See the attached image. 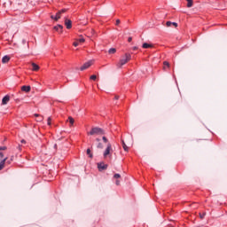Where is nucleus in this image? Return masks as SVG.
<instances>
[{"mask_svg":"<svg viewBox=\"0 0 227 227\" xmlns=\"http://www.w3.org/2000/svg\"><path fill=\"white\" fill-rule=\"evenodd\" d=\"M133 51H137V46L133 47Z\"/></svg>","mask_w":227,"mask_h":227,"instance_id":"obj_38","label":"nucleus"},{"mask_svg":"<svg viewBox=\"0 0 227 227\" xmlns=\"http://www.w3.org/2000/svg\"><path fill=\"white\" fill-rule=\"evenodd\" d=\"M128 42H129V43L132 42V37H129Z\"/></svg>","mask_w":227,"mask_h":227,"instance_id":"obj_36","label":"nucleus"},{"mask_svg":"<svg viewBox=\"0 0 227 227\" xmlns=\"http://www.w3.org/2000/svg\"><path fill=\"white\" fill-rule=\"evenodd\" d=\"M172 26H174L175 27H178V23H176V22H172Z\"/></svg>","mask_w":227,"mask_h":227,"instance_id":"obj_34","label":"nucleus"},{"mask_svg":"<svg viewBox=\"0 0 227 227\" xmlns=\"http://www.w3.org/2000/svg\"><path fill=\"white\" fill-rule=\"evenodd\" d=\"M114 98H115V100H118V98H120V97L119 96H115Z\"/></svg>","mask_w":227,"mask_h":227,"instance_id":"obj_40","label":"nucleus"},{"mask_svg":"<svg viewBox=\"0 0 227 227\" xmlns=\"http://www.w3.org/2000/svg\"><path fill=\"white\" fill-rule=\"evenodd\" d=\"M102 139H103L104 143H109V140L107 139V137H103Z\"/></svg>","mask_w":227,"mask_h":227,"instance_id":"obj_29","label":"nucleus"},{"mask_svg":"<svg viewBox=\"0 0 227 227\" xmlns=\"http://www.w3.org/2000/svg\"><path fill=\"white\" fill-rule=\"evenodd\" d=\"M74 47H78L79 46V43L76 41L73 43Z\"/></svg>","mask_w":227,"mask_h":227,"instance_id":"obj_32","label":"nucleus"},{"mask_svg":"<svg viewBox=\"0 0 227 227\" xmlns=\"http://www.w3.org/2000/svg\"><path fill=\"white\" fill-rule=\"evenodd\" d=\"M68 121H69V123L71 124V125H74V120L72 118V116H69L68 117Z\"/></svg>","mask_w":227,"mask_h":227,"instance_id":"obj_21","label":"nucleus"},{"mask_svg":"<svg viewBox=\"0 0 227 227\" xmlns=\"http://www.w3.org/2000/svg\"><path fill=\"white\" fill-rule=\"evenodd\" d=\"M97 148H99L102 150V148H104V145H102V143H98L97 145Z\"/></svg>","mask_w":227,"mask_h":227,"instance_id":"obj_26","label":"nucleus"},{"mask_svg":"<svg viewBox=\"0 0 227 227\" xmlns=\"http://www.w3.org/2000/svg\"><path fill=\"white\" fill-rule=\"evenodd\" d=\"M0 157H4V154H3V153H0Z\"/></svg>","mask_w":227,"mask_h":227,"instance_id":"obj_41","label":"nucleus"},{"mask_svg":"<svg viewBox=\"0 0 227 227\" xmlns=\"http://www.w3.org/2000/svg\"><path fill=\"white\" fill-rule=\"evenodd\" d=\"M122 148L125 152H129V146H127L124 141H122Z\"/></svg>","mask_w":227,"mask_h":227,"instance_id":"obj_17","label":"nucleus"},{"mask_svg":"<svg viewBox=\"0 0 227 227\" xmlns=\"http://www.w3.org/2000/svg\"><path fill=\"white\" fill-rule=\"evenodd\" d=\"M121 181H120V179H115V184L116 185H120Z\"/></svg>","mask_w":227,"mask_h":227,"instance_id":"obj_30","label":"nucleus"},{"mask_svg":"<svg viewBox=\"0 0 227 227\" xmlns=\"http://www.w3.org/2000/svg\"><path fill=\"white\" fill-rule=\"evenodd\" d=\"M76 42H77L78 43H84L86 42V40H85L83 37H81V38H79L78 40H76Z\"/></svg>","mask_w":227,"mask_h":227,"instance_id":"obj_18","label":"nucleus"},{"mask_svg":"<svg viewBox=\"0 0 227 227\" xmlns=\"http://www.w3.org/2000/svg\"><path fill=\"white\" fill-rule=\"evenodd\" d=\"M59 12L63 15V13H67V9H62L60 11H59Z\"/></svg>","mask_w":227,"mask_h":227,"instance_id":"obj_27","label":"nucleus"},{"mask_svg":"<svg viewBox=\"0 0 227 227\" xmlns=\"http://www.w3.org/2000/svg\"><path fill=\"white\" fill-rule=\"evenodd\" d=\"M34 116H35V118H37V119L35 120L36 121H43V116H42V115H40V114H35Z\"/></svg>","mask_w":227,"mask_h":227,"instance_id":"obj_14","label":"nucleus"},{"mask_svg":"<svg viewBox=\"0 0 227 227\" xmlns=\"http://www.w3.org/2000/svg\"><path fill=\"white\" fill-rule=\"evenodd\" d=\"M109 54H114L116 52V49L114 48H111L109 51H108Z\"/></svg>","mask_w":227,"mask_h":227,"instance_id":"obj_23","label":"nucleus"},{"mask_svg":"<svg viewBox=\"0 0 227 227\" xmlns=\"http://www.w3.org/2000/svg\"><path fill=\"white\" fill-rule=\"evenodd\" d=\"M87 155H89V157L90 159H93V153H91V150L90 149H87Z\"/></svg>","mask_w":227,"mask_h":227,"instance_id":"obj_19","label":"nucleus"},{"mask_svg":"<svg viewBox=\"0 0 227 227\" xmlns=\"http://www.w3.org/2000/svg\"><path fill=\"white\" fill-rule=\"evenodd\" d=\"M51 121H52V119L51 117H49L48 121H47L48 125H51Z\"/></svg>","mask_w":227,"mask_h":227,"instance_id":"obj_33","label":"nucleus"},{"mask_svg":"<svg viewBox=\"0 0 227 227\" xmlns=\"http://www.w3.org/2000/svg\"><path fill=\"white\" fill-rule=\"evenodd\" d=\"M22 43H23V45H26V39L22 40Z\"/></svg>","mask_w":227,"mask_h":227,"instance_id":"obj_37","label":"nucleus"},{"mask_svg":"<svg viewBox=\"0 0 227 227\" xmlns=\"http://www.w3.org/2000/svg\"><path fill=\"white\" fill-rule=\"evenodd\" d=\"M51 19H52L53 20H55L56 22H58L59 20V19H61V12H59V11L56 13V15H51Z\"/></svg>","mask_w":227,"mask_h":227,"instance_id":"obj_5","label":"nucleus"},{"mask_svg":"<svg viewBox=\"0 0 227 227\" xmlns=\"http://www.w3.org/2000/svg\"><path fill=\"white\" fill-rule=\"evenodd\" d=\"M205 215H207V213H206V212L200 213V219H205Z\"/></svg>","mask_w":227,"mask_h":227,"instance_id":"obj_24","label":"nucleus"},{"mask_svg":"<svg viewBox=\"0 0 227 227\" xmlns=\"http://www.w3.org/2000/svg\"><path fill=\"white\" fill-rule=\"evenodd\" d=\"M91 65H93V60H90L86 63H84L81 67L80 70L82 72L84 70H88V68H90V67H91Z\"/></svg>","mask_w":227,"mask_h":227,"instance_id":"obj_4","label":"nucleus"},{"mask_svg":"<svg viewBox=\"0 0 227 227\" xmlns=\"http://www.w3.org/2000/svg\"><path fill=\"white\" fill-rule=\"evenodd\" d=\"M96 141L100 142V138H96Z\"/></svg>","mask_w":227,"mask_h":227,"instance_id":"obj_42","label":"nucleus"},{"mask_svg":"<svg viewBox=\"0 0 227 227\" xmlns=\"http://www.w3.org/2000/svg\"><path fill=\"white\" fill-rule=\"evenodd\" d=\"M32 70H33V72H38L40 70V66L37 65L36 63L33 62L32 63Z\"/></svg>","mask_w":227,"mask_h":227,"instance_id":"obj_8","label":"nucleus"},{"mask_svg":"<svg viewBox=\"0 0 227 227\" xmlns=\"http://www.w3.org/2000/svg\"><path fill=\"white\" fill-rule=\"evenodd\" d=\"M113 152V145H111V143L107 144V146L103 153L104 158L111 157V153Z\"/></svg>","mask_w":227,"mask_h":227,"instance_id":"obj_3","label":"nucleus"},{"mask_svg":"<svg viewBox=\"0 0 227 227\" xmlns=\"http://www.w3.org/2000/svg\"><path fill=\"white\" fill-rule=\"evenodd\" d=\"M8 162V164H10V161H7Z\"/></svg>","mask_w":227,"mask_h":227,"instance_id":"obj_43","label":"nucleus"},{"mask_svg":"<svg viewBox=\"0 0 227 227\" xmlns=\"http://www.w3.org/2000/svg\"><path fill=\"white\" fill-rule=\"evenodd\" d=\"M132 56L130 55V53H126L125 55H123L119 63L117 64V67L119 68H121V67H123V65H127V63H129V61H130Z\"/></svg>","mask_w":227,"mask_h":227,"instance_id":"obj_1","label":"nucleus"},{"mask_svg":"<svg viewBox=\"0 0 227 227\" xmlns=\"http://www.w3.org/2000/svg\"><path fill=\"white\" fill-rule=\"evenodd\" d=\"M98 168L100 171H104V169H107V165L104 163H99L98 164Z\"/></svg>","mask_w":227,"mask_h":227,"instance_id":"obj_11","label":"nucleus"},{"mask_svg":"<svg viewBox=\"0 0 227 227\" xmlns=\"http://www.w3.org/2000/svg\"><path fill=\"white\" fill-rule=\"evenodd\" d=\"M90 136H104L106 131L101 128H92L91 130L88 133Z\"/></svg>","mask_w":227,"mask_h":227,"instance_id":"obj_2","label":"nucleus"},{"mask_svg":"<svg viewBox=\"0 0 227 227\" xmlns=\"http://www.w3.org/2000/svg\"><path fill=\"white\" fill-rule=\"evenodd\" d=\"M187 1V8H192L193 2L192 0H186Z\"/></svg>","mask_w":227,"mask_h":227,"instance_id":"obj_16","label":"nucleus"},{"mask_svg":"<svg viewBox=\"0 0 227 227\" xmlns=\"http://www.w3.org/2000/svg\"><path fill=\"white\" fill-rule=\"evenodd\" d=\"M163 65H164V67H163L164 70H166V67H167V68H169V62L164 61Z\"/></svg>","mask_w":227,"mask_h":227,"instance_id":"obj_20","label":"nucleus"},{"mask_svg":"<svg viewBox=\"0 0 227 227\" xmlns=\"http://www.w3.org/2000/svg\"><path fill=\"white\" fill-rule=\"evenodd\" d=\"M166 26H167V27H171V26H173V22H171V21H167V22H166Z\"/></svg>","mask_w":227,"mask_h":227,"instance_id":"obj_25","label":"nucleus"},{"mask_svg":"<svg viewBox=\"0 0 227 227\" xmlns=\"http://www.w3.org/2000/svg\"><path fill=\"white\" fill-rule=\"evenodd\" d=\"M91 81H97V75L93 74L90 76Z\"/></svg>","mask_w":227,"mask_h":227,"instance_id":"obj_28","label":"nucleus"},{"mask_svg":"<svg viewBox=\"0 0 227 227\" xmlns=\"http://www.w3.org/2000/svg\"><path fill=\"white\" fill-rule=\"evenodd\" d=\"M53 29H55V31H57L58 33H63V26L62 25H57L53 27Z\"/></svg>","mask_w":227,"mask_h":227,"instance_id":"obj_9","label":"nucleus"},{"mask_svg":"<svg viewBox=\"0 0 227 227\" xmlns=\"http://www.w3.org/2000/svg\"><path fill=\"white\" fill-rule=\"evenodd\" d=\"M10 102V96H4L2 99L3 106H6Z\"/></svg>","mask_w":227,"mask_h":227,"instance_id":"obj_7","label":"nucleus"},{"mask_svg":"<svg viewBox=\"0 0 227 227\" xmlns=\"http://www.w3.org/2000/svg\"><path fill=\"white\" fill-rule=\"evenodd\" d=\"M120 22H121L120 20H116L115 25H116V26H119Z\"/></svg>","mask_w":227,"mask_h":227,"instance_id":"obj_35","label":"nucleus"},{"mask_svg":"<svg viewBox=\"0 0 227 227\" xmlns=\"http://www.w3.org/2000/svg\"><path fill=\"white\" fill-rule=\"evenodd\" d=\"M21 143H22L23 145H26V141H25L24 139L21 140Z\"/></svg>","mask_w":227,"mask_h":227,"instance_id":"obj_39","label":"nucleus"},{"mask_svg":"<svg viewBox=\"0 0 227 227\" xmlns=\"http://www.w3.org/2000/svg\"><path fill=\"white\" fill-rule=\"evenodd\" d=\"M6 160H8V158H4L1 162H0V171L4 169V164H6Z\"/></svg>","mask_w":227,"mask_h":227,"instance_id":"obj_15","label":"nucleus"},{"mask_svg":"<svg viewBox=\"0 0 227 227\" xmlns=\"http://www.w3.org/2000/svg\"><path fill=\"white\" fill-rule=\"evenodd\" d=\"M114 180H120V178H121V176L120 174H115L114 176Z\"/></svg>","mask_w":227,"mask_h":227,"instance_id":"obj_22","label":"nucleus"},{"mask_svg":"<svg viewBox=\"0 0 227 227\" xmlns=\"http://www.w3.org/2000/svg\"><path fill=\"white\" fill-rule=\"evenodd\" d=\"M65 26L67 27V29H72V20L66 18Z\"/></svg>","mask_w":227,"mask_h":227,"instance_id":"obj_6","label":"nucleus"},{"mask_svg":"<svg viewBox=\"0 0 227 227\" xmlns=\"http://www.w3.org/2000/svg\"><path fill=\"white\" fill-rule=\"evenodd\" d=\"M142 47H143V49H152V48H153V44H150L148 43H144Z\"/></svg>","mask_w":227,"mask_h":227,"instance_id":"obj_12","label":"nucleus"},{"mask_svg":"<svg viewBox=\"0 0 227 227\" xmlns=\"http://www.w3.org/2000/svg\"><path fill=\"white\" fill-rule=\"evenodd\" d=\"M10 59H11L10 56L5 55L2 59V63L6 64V63H8V61H10Z\"/></svg>","mask_w":227,"mask_h":227,"instance_id":"obj_13","label":"nucleus"},{"mask_svg":"<svg viewBox=\"0 0 227 227\" xmlns=\"http://www.w3.org/2000/svg\"><path fill=\"white\" fill-rule=\"evenodd\" d=\"M21 91H25V93H29V91H31V86H22L21 87Z\"/></svg>","mask_w":227,"mask_h":227,"instance_id":"obj_10","label":"nucleus"},{"mask_svg":"<svg viewBox=\"0 0 227 227\" xmlns=\"http://www.w3.org/2000/svg\"><path fill=\"white\" fill-rule=\"evenodd\" d=\"M4 150H7V147H6V146H0V152H1V151H4Z\"/></svg>","mask_w":227,"mask_h":227,"instance_id":"obj_31","label":"nucleus"}]
</instances>
